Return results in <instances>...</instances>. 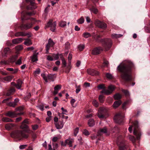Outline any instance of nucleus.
<instances>
[{
	"mask_svg": "<svg viewBox=\"0 0 150 150\" xmlns=\"http://www.w3.org/2000/svg\"><path fill=\"white\" fill-rule=\"evenodd\" d=\"M134 66L133 63L129 61L121 63L118 66L117 69L122 73L121 77L123 80L126 81L132 80L131 69Z\"/></svg>",
	"mask_w": 150,
	"mask_h": 150,
	"instance_id": "f257e3e1",
	"label": "nucleus"
},
{
	"mask_svg": "<svg viewBox=\"0 0 150 150\" xmlns=\"http://www.w3.org/2000/svg\"><path fill=\"white\" fill-rule=\"evenodd\" d=\"M11 136L13 138H18L19 139H21L23 138H27L28 135L25 133L24 131L19 130L16 131L12 132L11 134Z\"/></svg>",
	"mask_w": 150,
	"mask_h": 150,
	"instance_id": "f03ea898",
	"label": "nucleus"
},
{
	"mask_svg": "<svg viewBox=\"0 0 150 150\" xmlns=\"http://www.w3.org/2000/svg\"><path fill=\"white\" fill-rule=\"evenodd\" d=\"M124 137L119 135L117 138V143L119 148V150H125V142L124 139Z\"/></svg>",
	"mask_w": 150,
	"mask_h": 150,
	"instance_id": "7ed1b4c3",
	"label": "nucleus"
},
{
	"mask_svg": "<svg viewBox=\"0 0 150 150\" xmlns=\"http://www.w3.org/2000/svg\"><path fill=\"white\" fill-rule=\"evenodd\" d=\"M134 134L136 136L137 139H139L141 135V133L138 128V122L137 121H135L134 123Z\"/></svg>",
	"mask_w": 150,
	"mask_h": 150,
	"instance_id": "20e7f679",
	"label": "nucleus"
},
{
	"mask_svg": "<svg viewBox=\"0 0 150 150\" xmlns=\"http://www.w3.org/2000/svg\"><path fill=\"white\" fill-rule=\"evenodd\" d=\"M102 45L105 51L108 50L110 48L112 42L111 40L109 39H106L102 40Z\"/></svg>",
	"mask_w": 150,
	"mask_h": 150,
	"instance_id": "39448f33",
	"label": "nucleus"
},
{
	"mask_svg": "<svg viewBox=\"0 0 150 150\" xmlns=\"http://www.w3.org/2000/svg\"><path fill=\"white\" fill-rule=\"evenodd\" d=\"M31 22L30 23H27L26 24H22L20 26V28L21 30H28L32 27L33 24V21L35 20L34 18H31L30 19Z\"/></svg>",
	"mask_w": 150,
	"mask_h": 150,
	"instance_id": "423d86ee",
	"label": "nucleus"
},
{
	"mask_svg": "<svg viewBox=\"0 0 150 150\" xmlns=\"http://www.w3.org/2000/svg\"><path fill=\"white\" fill-rule=\"evenodd\" d=\"M123 116L122 113L119 112L115 116L114 119L115 122L118 124L121 123L123 121Z\"/></svg>",
	"mask_w": 150,
	"mask_h": 150,
	"instance_id": "0eeeda50",
	"label": "nucleus"
},
{
	"mask_svg": "<svg viewBox=\"0 0 150 150\" xmlns=\"http://www.w3.org/2000/svg\"><path fill=\"white\" fill-rule=\"evenodd\" d=\"M95 24L99 28L104 29L107 28V24L103 22H101L98 20H96L95 22Z\"/></svg>",
	"mask_w": 150,
	"mask_h": 150,
	"instance_id": "6e6552de",
	"label": "nucleus"
},
{
	"mask_svg": "<svg viewBox=\"0 0 150 150\" xmlns=\"http://www.w3.org/2000/svg\"><path fill=\"white\" fill-rule=\"evenodd\" d=\"M115 88L114 86L111 85L109 86L108 90L104 89L101 91V92L105 94L108 95L112 93L113 91L114 90Z\"/></svg>",
	"mask_w": 150,
	"mask_h": 150,
	"instance_id": "1a4fd4ad",
	"label": "nucleus"
},
{
	"mask_svg": "<svg viewBox=\"0 0 150 150\" xmlns=\"http://www.w3.org/2000/svg\"><path fill=\"white\" fill-rule=\"evenodd\" d=\"M56 26V22H53L52 20H50L47 23V26L50 27V30L52 31H54Z\"/></svg>",
	"mask_w": 150,
	"mask_h": 150,
	"instance_id": "9d476101",
	"label": "nucleus"
},
{
	"mask_svg": "<svg viewBox=\"0 0 150 150\" xmlns=\"http://www.w3.org/2000/svg\"><path fill=\"white\" fill-rule=\"evenodd\" d=\"M110 132L108 131L106 127H104L103 128L100 129L97 133L98 136H100L104 134L106 135H109Z\"/></svg>",
	"mask_w": 150,
	"mask_h": 150,
	"instance_id": "9b49d317",
	"label": "nucleus"
},
{
	"mask_svg": "<svg viewBox=\"0 0 150 150\" xmlns=\"http://www.w3.org/2000/svg\"><path fill=\"white\" fill-rule=\"evenodd\" d=\"M54 44V43L51 39H50L49 40L46 46V50L47 53H49V50L50 47L53 46Z\"/></svg>",
	"mask_w": 150,
	"mask_h": 150,
	"instance_id": "f8f14e48",
	"label": "nucleus"
},
{
	"mask_svg": "<svg viewBox=\"0 0 150 150\" xmlns=\"http://www.w3.org/2000/svg\"><path fill=\"white\" fill-rule=\"evenodd\" d=\"M103 50L102 47H98L93 49L92 51V53L94 55L98 54H99Z\"/></svg>",
	"mask_w": 150,
	"mask_h": 150,
	"instance_id": "ddd939ff",
	"label": "nucleus"
},
{
	"mask_svg": "<svg viewBox=\"0 0 150 150\" xmlns=\"http://www.w3.org/2000/svg\"><path fill=\"white\" fill-rule=\"evenodd\" d=\"M55 127L57 129H62L63 127L64 124L63 121H59L57 122L54 123Z\"/></svg>",
	"mask_w": 150,
	"mask_h": 150,
	"instance_id": "4468645a",
	"label": "nucleus"
},
{
	"mask_svg": "<svg viewBox=\"0 0 150 150\" xmlns=\"http://www.w3.org/2000/svg\"><path fill=\"white\" fill-rule=\"evenodd\" d=\"M87 73L92 76L97 75L99 74V72L93 69H89L87 70Z\"/></svg>",
	"mask_w": 150,
	"mask_h": 150,
	"instance_id": "2eb2a0df",
	"label": "nucleus"
},
{
	"mask_svg": "<svg viewBox=\"0 0 150 150\" xmlns=\"http://www.w3.org/2000/svg\"><path fill=\"white\" fill-rule=\"evenodd\" d=\"M6 115L11 117H14L17 116L16 111H9L6 114Z\"/></svg>",
	"mask_w": 150,
	"mask_h": 150,
	"instance_id": "dca6fc26",
	"label": "nucleus"
},
{
	"mask_svg": "<svg viewBox=\"0 0 150 150\" xmlns=\"http://www.w3.org/2000/svg\"><path fill=\"white\" fill-rule=\"evenodd\" d=\"M24 39L22 38H18L13 39L12 42L14 44H18L21 42Z\"/></svg>",
	"mask_w": 150,
	"mask_h": 150,
	"instance_id": "f3484780",
	"label": "nucleus"
},
{
	"mask_svg": "<svg viewBox=\"0 0 150 150\" xmlns=\"http://www.w3.org/2000/svg\"><path fill=\"white\" fill-rule=\"evenodd\" d=\"M38 54V52H36V51H35L33 55L31 56V59L33 62H34L38 61L37 55Z\"/></svg>",
	"mask_w": 150,
	"mask_h": 150,
	"instance_id": "a211bd4d",
	"label": "nucleus"
},
{
	"mask_svg": "<svg viewBox=\"0 0 150 150\" xmlns=\"http://www.w3.org/2000/svg\"><path fill=\"white\" fill-rule=\"evenodd\" d=\"M61 87L62 86L61 85H57L54 88L53 94L54 95H56L58 93V91L61 89Z\"/></svg>",
	"mask_w": 150,
	"mask_h": 150,
	"instance_id": "6ab92c4d",
	"label": "nucleus"
},
{
	"mask_svg": "<svg viewBox=\"0 0 150 150\" xmlns=\"http://www.w3.org/2000/svg\"><path fill=\"white\" fill-rule=\"evenodd\" d=\"M13 76H8L1 78V80L3 81H6L9 82L11 81L13 78Z\"/></svg>",
	"mask_w": 150,
	"mask_h": 150,
	"instance_id": "aec40b11",
	"label": "nucleus"
},
{
	"mask_svg": "<svg viewBox=\"0 0 150 150\" xmlns=\"http://www.w3.org/2000/svg\"><path fill=\"white\" fill-rule=\"evenodd\" d=\"M33 15V13L32 12H28L26 13L25 14H24L23 13H22V20L23 21L24 20H28L29 19L28 18H26V15Z\"/></svg>",
	"mask_w": 150,
	"mask_h": 150,
	"instance_id": "412c9836",
	"label": "nucleus"
},
{
	"mask_svg": "<svg viewBox=\"0 0 150 150\" xmlns=\"http://www.w3.org/2000/svg\"><path fill=\"white\" fill-rule=\"evenodd\" d=\"M15 126V125L13 124L8 123L6 124L5 125V128L6 130H10Z\"/></svg>",
	"mask_w": 150,
	"mask_h": 150,
	"instance_id": "4be33fe9",
	"label": "nucleus"
},
{
	"mask_svg": "<svg viewBox=\"0 0 150 150\" xmlns=\"http://www.w3.org/2000/svg\"><path fill=\"white\" fill-rule=\"evenodd\" d=\"M74 140L73 139H69L65 140V143L66 144L69 145V147H71L72 146V144L74 142Z\"/></svg>",
	"mask_w": 150,
	"mask_h": 150,
	"instance_id": "5701e85b",
	"label": "nucleus"
},
{
	"mask_svg": "<svg viewBox=\"0 0 150 150\" xmlns=\"http://www.w3.org/2000/svg\"><path fill=\"white\" fill-rule=\"evenodd\" d=\"M25 41L24 42V44L25 45L29 46L32 44V42L31 40L28 39H24Z\"/></svg>",
	"mask_w": 150,
	"mask_h": 150,
	"instance_id": "b1692460",
	"label": "nucleus"
},
{
	"mask_svg": "<svg viewBox=\"0 0 150 150\" xmlns=\"http://www.w3.org/2000/svg\"><path fill=\"white\" fill-rule=\"evenodd\" d=\"M121 103V101L120 100L115 101L113 104V107L115 109L117 108L120 105Z\"/></svg>",
	"mask_w": 150,
	"mask_h": 150,
	"instance_id": "393cba45",
	"label": "nucleus"
},
{
	"mask_svg": "<svg viewBox=\"0 0 150 150\" xmlns=\"http://www.w3.org/2000/svg\"><path fill=\"white\" fill-rule=\"evenodd\" d=\"M23 81L20 79H18L17 80V83L16 85V87L18 89H20L21 87Z\"/></svg>",
	"mask_w": 150,
	"mask_h": 150,
	"instance_id": "a878e982",
	"label": "nucleus"
},
{
	"mask_svg": "<svg viewBox=\"0 0 150 150\" xmlns=\"http://www.w3.org/2000/svg\"><path fill=\"white\" fill-rule=\"evenodd\" d=\"M4 56H6L7 55L9 54L11 52V51L9 48L6 47L4 49Z\"/></svg>",
	"mask_w": 150,
	"mask_h": 150,
	"instance_id": "bb28decb",
	"label": "nucleus"
},
{
	"mask_svg": "<svg viewBox=\"0 0 150 150\" xmlns=\"http://www.w3.org/2000/svg\"><path fill=\"white\" fill-rule=\"evenodd\" d=\"M108 110L105 107L100 108L98 110L99 113H101L102 114H104Z\"/></svg>",
	"mask_w": 150,
	"mask_h": 150,
	"instance_id": "cd10ccee",
	"label": "nucleus"
},
{
	"mask_svg": "<svg viewBox=\"0 0 150 150\" xmlns=\"http://www.w3.org/2000/svg\"><path fill=\"white\" fill-rule=\"evenodd\" d=\"M88 124L89 127H92L95 124V122L93 119H90L88 122Z\"/></svg>",
	"mask_w": 150,
	"mask_h": 150,
	"instance_id": "c85d7f7f",
	"label": "nucleus"
},
{
	"mask_svg": "<svg viewBox=\"0 0 150 150\" xmlns=\"http://www.w3.org/2000/svg\"><path fill=\"white\" fill-rule=\"evenodd\" d=\"M15 91V90L14 88H13L10 89L7 93L6 96H9L14 93Z\"/></svg>",
	"mask_w": 150,
	"mask_h": 150,
	"instance_id": "c756f323",
	"label": "nucleus"
},
{
	"mask_svg": "<svg viewBox=\"0 0 150 150\" xmlns=\"http://www.w3.org/2000/svg\"><path fill=\"white\" fill-rule=\"evenodd\" d=\"M2 120L5 122H13V120L7 117H4L2 119Z\"/></svg>",
	"mask_w": 150,
	"mask_h": 150,
	"instance_id": "7c9ffc66",
	"label": "nucleus"
},
{
	"mask_svg": "<svg viewBox=\"0 0 150 150\" xmlns=\"http://www.w3.org/2000/svg\"><path fill=\"white\" fill-rule=\"evenodd\" d=\"M23 48V47L22 45H19L15 47V49L16 52V53H17L19 51H20L22 50Z\"/></svg>",
	"mask_w": 150,
	"mask_h": 150,
	"instance_id": "2f4dec72",
	"label": "nucleus"
},
{
	"mask_svg": "<svg viewBox=\"0 0 150 150\" xmlns=\"http://www.w3.org/2000/svg\"><path fill=\"white\" fill-rule=\"evenodd\" d=\"M15 35L16 37L24 36V32H19L16 33Z\"/></svg>",
	"mask_w": 150,
	"mask_h": 150,
	"instance_id": "473e14b6",
	"label": "nucleus"
},
{
	"mask_svg": "<svg viewBox=\"0 0 150 150\" xmlns=\"http://www.w3.org/2000/svg\"><path fill=\"white\" fill-rule=\"evenodd\" d=\"M82 36L84 38H87L90 37L91 35L89 33L85 32L83 34Z\"/></svg>",
	"mask_w": 150,
	"mask_h": 150,
	"instance_id": "72a5a7b5",
	"label": "nucleus"
},
{
	"mask_svg": "<svg viewBox=\"0 0 150 150\" xmlns=\"http://www.w3.org/2000/svg\"><path fill=\"white\" fill-rule=\"evenodd\" d=\"M114 98L115 100H118L121 98L122 96L119 93H117L114 96Z\"/></svg>",
	"mask_w": 150,
	"mask_h": 150,
	"instance_id": "f704fd0d",
	"label": "nucleus"
},
{
	"mask_svg": "<svg viewBox=\"0 0 150 150\" xmlns=\"http://www.w3.org/2000/svg\"><path fill=\"white\" fill-rule=\"evenodd\" d=\"M112 37L113 38H119L122 36L121 34H113L112 35Z\"/></svg>",
	"mask_w": 150,
	"mask_h": 150,
	"instance_id": "c9c22d12",
	"label": "nucleus"
},
{
	"mask_svg": "<svg viewBox=\"0 0 150 150\" xmlns=\"http://www.w3.org/2000/svg\"><path fill=\"white\" fill-rule=\"evenodd\" d=\"M84 19L83 17H81L80 19L77 20V23L79 24H81L84 23Z\"/></svg>",
	"mask_w": 150,
	"mask_h": 150,
	"instance_id": "e433bc0d",
	"label": "nucleus"
},
{
	"mask_svg": "<svg viewBox=\"0 0 150 150\" xmlns=\"http://www.w3.org/2000/svg\"><path fill=\"white\" fill-rule=\"evenodd\" d=\"M59 25L61 27H64L66 25L67 23L65 21H61L59 22Z\"/></svg>",
	"mask_w": 150,
	"mask_h": 150,
	"instance_id": "4c0bfd02",
	"label": "nucleus"
},
{
	"mask_svg": "<svg viewBox=\"0 0 150 150\" xmlns=\"http://www.w3.org/2000/svg\"><path fill=\"white\" fill-rule=\"evenodd\" d=\"M28 127V126L23 122H22L21 125L20 126V128L21 129H26Z\"/></svg>",
	"mask_w": 150,
	"mask_h": 150,
	"instance_id": "58836bf2",
	"label": "nucleus"
},
{
	"mask_svg": "<svg viewBox=\"0 0 150 150\" xmlns=\"http://www.w3.org/2000/svg\"><path fill=\"white\" fill-rule=\"evenodd\" d=\"M129 138L130 140L132 141L133 143L135 142L136 140V139L133 136H132L131 135H129Z\"/></svg>",
	"mask_w": 150,
	"mask_h": 150,
	"instance_id": "ea45409f",
	"label": "nucleus"
},
{
	"mask_svg": "<svg viewBox=\"0 0 150 150\" xmlns=\"http://www.w3.org/2000/svg\"><path fill=\"white\" fill-rule=\"evenodd\" d=\"M7 105L10 106L14 107L16 105V104L15 102H10L8 103Z\"/></svg>",
	"mask_w": 150,
	"mask_h": 150,
	"instance_id": "a19ab883",
	"label": "nucleus"
},
{
	"mask_svg": "<svg viewBox=\"0 0 150 150\" xmlns=\"http://www.w3.org/2000/svg\"><path fill=\"white\" fill-rule=\"evenodd\" d=\"M17 57H18L17 55H16L15 56H14L12 57L10 59V62H12V63L14 62L16 60Z\"/></svg>",
	"mask_w": 150,
	"mask_h": 150,
	"instance_id": "79ce46f5",
	"label": "nucleus"
},
{
	"mask_svg": "<svg viewBox=\"0 0 150 150\" xmlns=\"http://www.w3.org/2000/svg\"><path fill=\"white\" fill-rule=\"evenodd\" d=\"M93 105L96 107H97L99 105L98 103L96 100H93L92 102Z\"/></svg>",
	"mask_w": 150,
	"mask_h": 150,
	"instance_id": "37998d69",
	"label": "nucleus"
},
{
	"mask_svg": "<svg viewBox=\"0 0 150 150\" xmlns=\"http://www.w3.org/2000/svg\"><path fill=\"white\" fill-rule=\"evenodd\" d=\"M91 12H93L95 14H96L98 12V11L97 9L94 8H92L90 9Z\"/></svg>",
	"mask_w": 150,
	"mask_h": 150,
	"instance_id": "c03bdc74",
	"label": "nucleus"
},
{
	"mask_svg": "<svg viewBox=\"0 0 150 150\" xmlns=\"http://www.w3.org/2000/svg\"><path fill=\"white\" fill-rule=\"evenodd\" d=\"M7 63V62L6 61L2 60L0 62V66H1L4 64L6 65Z\"/></svg>",
	"mask_w": 150,
	"mask_h": 150,
	"instance_id": "a18cd8bd",
	"label": "nucleus"
},
{
	"mask_svg": "<svg viewBox=\"0 0 150 150\" xmlns=\"http://www.w3.org/2000/svg\"><path fill=\"white\" fill-rule=\"evenodd\" d=\"M83 133L86 136H88L89 134V133L88 131L86 129H84L83 130Z\"/></svg>",
	"mask_w": 150,
	"mask_h": 150,
	"instance_id": "49530a36",
	"label": "nucleus"
},
{
	"mask_svg": "<svg viewBox=\"0 0 150 150\" xmlns=\"http://www.w3.org/2000/svg\"><path fill=\"white\" fill-rule=\"evenodd\" d=\"M98 88L99 89H103V90L105 89V85L103 84H101L98 86Z\"/></svg>",
	"mask_w": 150,
	"mask_h": 150,
	"instance_id": "de8ad7c7",
	"label": "nucleus"
},
{
	"mask_svg": "<svg viewBox=\"0 0 150 150\" xmlns=\"http://www.w3.org/2000/svg\"><path fill=\"white\" fill-rule=\"evenodd\" d=\"M72 55L71 53H69V54L68 59V62L70 64L71 63V60L72 58Z\"/></svg>",
	"mask_w": 150,
	"mask_h": 150,
	"instance_id": "09e8293b",
	"label": "nucleus"
},
{
	"mask_svg": "<svg viewBox=\"0 0 150 150\" xmlns=\"http://www.w3.org/2000/svg\"><path fill=\"white\" fill-rule=\"evenodd\" d=\"M84 45H80L78 46V49L79 50L81 51H82L84 48Z\"/></svg>",
	"mask_w": 150,
	"mask_h": 150,
	"instance_id": "8fccbe9b",
	"label": "nucleus"
},
{
	"mask_svg": "<svg viewBox=\"0 0 150 150\" xmlns=\"http://www.w3.org/2000/svg\"><path fill=\"white\" fill-rule=\"evenodd\" d=\"M79 131V128L78 127L76 128L74 130V134L75 136H76L78 133Z\"/></svg>",
	"mask_w": 150,
	"mask_h": 150,
	"instance_id": "3c124183",
	"label": "nucleus"
},
{
	"mask_svg": "<svg viewBox=\"0 0 150 150\" xmlns=\"http://www.w3.org/2000/svg\"><path fill=\"white\" fill-rule=\"evenodd\" d=\"M62 64L64 65V67H66L67 65V63L64 57L62 58Z\"/></svg>",
	"mask_w": 150,
	"mask_h": 150,
	"instance_id": "603ef678",
	"label": "nucleus"
},
{
	"mask_svg": "<svg viewBox=\"0 0 150 150\" xmlns=\"http://www.w3.org/2000/svg\"><path fill=\"white\" fill-rule=\"evenodd\" d=\"M22 57H20L18 61L16 62V64L20 65L22 63Z\"/></svg>",
	"mask_w": 150,
	"mask_h": 150,
	"instance_id": "864d4df0",
	"label": "nucleus"
},
{
	"mask_svg": "<svg viewBox=\"0 0 150 150\" xmlns=\"http://www.w3.org/2000/svg\"><path fill=\"white\" fill-rule=\"evenodd\" d=\"M103 114H102L101 113L98 112V116L100 118L102 119L104 118V116Z\"/></svg>",
	"mask_w": 150,
	"mask_h": 150,
	"instance_id": "5fc2aeb1",
	"label": "nucleus"
},
{
	"mask_svg": "<svg viewBox=\"0 0 150 150\" xmlns=\"http://www.w3.org/2000/svg\"><path fill=\"white\" fill-rule=\"evenodd\" d=\"M106 76L107 78L108 79H111L112 78V75L108 73H107L106 74Z\"/></svg>",
	"mask_w": 150,
	"mask_h": 150,
	"instance_id": "6e6d98bb",
	"label": "nucleus"
},
{
	"mask_svg": "<svg viewBox=\"0 0 150 150\" xmlns=\"http://www.w3.org/2000/svg\"><path fill=\"white\" fill-rule=\"evenodd\" d=\"M76 93H78L81 90L80 86L79 85L78 86H76Z\"/></svg>",
	"mask_w": 150,
	"mask_h": 150,
	"instance_id": "4d7b16f0",
	"label": "nucleus"
},
{
	"mask_svg": "<svg viewBox=\"0 0 150 150\" xmlns=\"http://www.w3.org/2000/svg\"><path fill=\"white\" fill-rule=\"evenodd\" d=\"M92 36L93 37V38H94L95 39H96V40H98V38H100V36L99 35H97V36H96L94 33H93Z\"/></svg>",
	"mask_w": 150,
	"mask_h": 150,
	"instance_id": "13d9d810",
	"label": "nucleus"
},
{
	"mask_svg": "<svg viewBox=\"0 0 150 150\" xmlns=\"http://www.w3.org/2000/svg\"><path fill=\"white\" fill-rule=\"evenodd\" d=\"M103 98V96L102 95H100L99 96V100L100 101L101 103L103 102L104 101Z\"/></svg>",
	"mask_w": 150,
	"mask_h": 150,
	"instance_id": "bf43d9fd",
	"label": "nucleus"
},
{
	"mask_svg": "<svg viewBox=\"0 0 150 150\" xmlns=\"http://www.w3.org/2000/svg\"><path fill=\"white\" fill-rule=\"evenodd\" d=\"M53 57L55 59V60H56L57 59L59 58V55L58 54H53L52 55Z\"/></svg>",
	"mask_w": 150,
	"mask_h": 150,
	"instance_id": "052dcab7",
	"label": "nucleus"
},
{
	"mask_svg": "<svg viewBox=\"0 0 150 150\" xmlns=\"http://www.w3.org/2000/svg\"><path fill=\"white\" fill-rule=\"evenodd\" d=\"M41 76L45 81L47 82V77L44 74H41Z\"/></svg>",
	"mask_w": 150,
	"mask_h": 150,
	"instance_id": "680f3d73",
	"label": "nucleus"
},
{
	"mask_svg": "<svg viewBox=\"0 0 150 150\" xmlns=\"http://www.w3.org/2000/svg\"><path fill=\"white\" fill-rule=\"evenodd\" d=\"M24 36H28V38L32 36V34L31 33L28 32L27 33H25L24 32Z\"/></svg>",
	"mask_w": 150,
	"mask_h": 150,
	"instance_id": "e2e57ef3",
	"label": "nucleus"
},
{
	"mask_svg": "<svg viewBox=\"0 0 150 150\" xmlns=\"http://www.w3.org/2000/svg\"><path fill=\"white\" fill-rule=\"evenodd\" d=\"M32 128L33 130H35L37 129L38 127V126L37 125H32Z\"/></svg>",
	"mask_w": 150,
	"mask_h": 150,
	"instance_id": "0e129e2a",
	"label": "nucleus"
},
{
	"mask_svg": "<svg viewBox=\"0 0 150 150\" xmlns=\"http://www.w3.org/2000/svg\"><path fill=\"white\" fill-rule=\"evenodd\" d=\"M11 99L10 98H7L5 99H4L2 102L4 103H6V104H7L8 103H7V102Z\"/></svg>",
	"mask_w": 150,
	"mask_h": 150,
	"instance_id": "69168bd1",
	"label": "nucleus"
},
{
	"mask_svg": "<svg viewBox=\"0 0 150 150\" xmlns=\"http://www.w3.org/2000/svg\"><path fill=\"white\" fill-rule=\"evenodd\" d=\"M27 144L21 145L19 146V148L21 149H22L25 148L27 146Z\"/></svg>",
	"mask_w": 150,
	"mask_h": 150,
	"instance_id": "338daca9",
	"label": "nucleus"
},
{
	"mask_svg": "<svg viewBox=\"0 0 150 150\" xmlns=\"http://www.w3.org/2000/svg\"><path fill=\"white\" fill-rule=\"evenodd\" d=\"M40 69L39 68L37 69L34 71V73L35 74H38L40 73Z\"/></svg>",
	"mask_w": 150,
	"mask_h": 150,
	"instance_id": "774afa93",
	"label": "nucleus"
}]
</instances>
